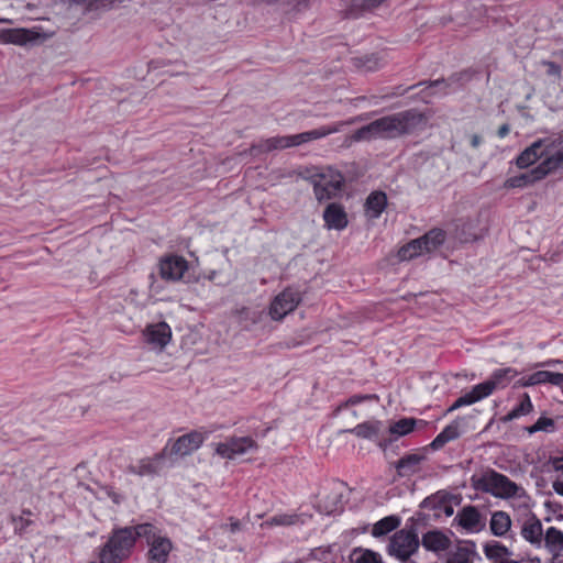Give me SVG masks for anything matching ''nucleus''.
<instances>
[{"instance_id":"45","label":"nucleus","mask_w":563,"mask_h":563,"mask_svg":"<svg viewBox=\"0 0 563 563\" xmlns=\"http://www.w3.org/2000/svg\"><path fill=\"white\" fill-rule=\"evenodd\" d=\"M509 131H510L509 124H503L498 129L497 134H498L499 137H505L506 135H508Z\"/></svg>"},{"instance_id":"15","label":"nucleus","mask_w":563,"mask_h":563,"mask_svg":"<svg viewBox=\"0 0 563 563\" xmlns=\"http://www.w3.org/2000/svg\"><path fill=\"white\" fill-rule=\"evenodd\" d=\"M558 140H563V137H558L554 140H538L532 143L529 147H527L517 158V165L520 168H527L531 164H533L539 157L545 158L547 146Z\"/></svg>"},{"instance_id":"25","label":"nucleus","mask_w":563,"mask_h":563,"mask_svg":"<svg viewBox=\"0 0 563 563\" xmlns=\"http://www.w3.org/2000/svg\"><path fill=\"white\" fill-rule=\"evenodd\" d=\"M461 422L459 419L448 424L431 442L433 450L443 448L446 443L457 439L461 435Z\"/></svg>"},{"instance_id":"38","label":"nucleus","mask_w":563,"mask_h":563,"mask_svg":"<svg viewBox=\"0 0 563 563\" xmlns=\"http://www.w3.org/2000/svg\"><path fill=\"white\" fill-rule=\"evenodd\" d=\"M417 421L412 418H404L393 423L389 428L390 433L396 434L398 437H404L409 434L416 426Z\"/></svg>"},{"instance_id":"8","label":"nucleus","mask_w":563,"mask_h":563,"mask_svg":"<svg viewBox=\"0 0 563 563\" xmlns=\"http://www.w3.org/2000/svg\"><path fill=\"white\" fill-rule=\"evenodd\" d=\"M452 526L464 533L474 534L484 530L486 519L475 506H465L455 515Z\"/></svg>"},{"instance_id":"32","label":"nucleus","mask_w":563,"mask_h":563,"mask_svg":"<svg viewBox=\"0 0 563 563\" xmlns=\"http://www.w3.org/2000/svg\"><path fill=\"white\" fill-rule=\"evenodd\" d=\"M424 251L421 239H416L400 247L398 251V258L400 261H409L416 256L421 255Z\"/></svg>"},{"instance_id":"47","label":"nucleus","mask_w":563,"mask_h":563,"mask_svg":"<svg viewBox=\"0 0 563 563\" xmlns=\"http://www.w3.org/2000/svg\"><path fill=\"white\" fill-rule=\"evenodd\" d=\"M481 142H482V139H481V136H479V135H477V134H473V135L471 136V145H472L473 147H478V146H479V144H481Z\"/></svg>"},{"instance_id":"54","label":"nucleus","mask_w":563,"mask_h":563,"mask_svg":"<svg viewBox=\"0 0 563 563\" xmlns=\"http://www.w3.org/2000/svg\"><path fill=\"white\" fill-rule=\"evenodd\" d=\"M560 361L558 360H553V361H550L548 364H554V363H559Z\"/></svg>"},{"instance_id":"49","label":"nucleus","mask_w":563,"mask_h":563,"mask_svg":"<svg viewBox=\"0 0 563 563\" xmlns=\"http://www.w3.org/2000/svg\"><path fill=\"white\" fill-rule=\"evenodd\" d=\"M461 406H459V400L456 399L446 410V412H453L454 410L460 409Z\"/></svg>"},{"instance_id":"20","label":"nucleus","mask_w":563,"mask_h":563,"mask_svg":"<svg viewBox=\"0 0 563 563\" xmlns=\"http://www.w3.org/2000/svg\"><path fill=\"white\" fill-rule=\"evenodd\" d=\"M323 220L329 230H343L346 228L347 214L344 208L335 202L329 203L323 211Z\"/></svg>"},{"instance_id":"4","label":"nucleus","mask_w":563,"mask_h":563,"mask_svg":"<svg viewBox=\"0 0 563 563\" xmlns=\"http://www.w3.org/2000/svg\"><path fill=\"white\" fill-rule=\"evenodd\" d=\"M136 537L135 527L114 530L100 551V563H119L128 558Z\"/></svg>"},{"instance_id":"30","label":"nucleus","mask_w":563,"mask_h":563,"mask_svg":"<svg viewBox=\"0 0 563 563\" xmlns=\"http://www.w3.org/2000/svg\"><path fill=\"white\" fill-rule=\"evenodd\" d=\"M349 563H384L382 555L364 548H355L349 556Z\"/></svg>"},{"instance_id":"21","label":"nucleus","mask_w":563,"mask_h":563,"mask_svg":"<svg viewBox=\"0 0 563 563\" xmlns=\"http://www.w3.org/2000/svg\"><path fill=\"white\" fill-rule=\"evenodd\" d=\"M40 37V34L29 29H4L0 30V43L24 45Z\"/></svg>"},{"instance_id":"28","label":"nucleus","mask_w":563,"mask_h":563,"mask_svg":"<svg viewBox=\"0 0 563 563\" xmlns=\"http://www.w3.org/2000/svg\"><path fill=\"white\" fill-rule=\"evenodd\" d=\"M421 456L417 454L407 455L397 463V473L401 477H408L419 472Z\"/></svg>"},{"instance_id":"9","label":"nucleus","mask_w":563,"mask_h":563,"mask_svg":"<svg viewBox=\"0 0 563 563\" xmlns=\"http://www.w3.org/2000/svg\"><path fill=\"white\" fill-rule=\"evenodd\" d=\"M257 450L255 440L251 437H234L218 443L216 452L223 459H234Z\"/></svg>"},{"instance_id":"52","label":"nucleus","mask_w":563,"mask_h":563,"mask_svg":"<svg viewBox=\"0 0 563 563\" xmlns=\"http://www.w3.org/2000/svg\"><path fill=\"white\" fill-rule=\"evenodd\" d=\"M361 399H362L361 397H353V398H351V402L352 404H357V402L361 401Z\"/></svg>"},{"instance_id":"46","label":"nucleus","mask_w":563,"mask_h":563,"mask_svg":"<svg viewBox=\"0 0 563 563\" xmlns=\"http://www.w3.org/2000/svg\"><path fill=\"white\" fill-rule=\"evenodd\" d=\"M552 486L556 494L563 496V481H555Z\"/></svg>"},{"instance_id":"12","label":"nucleus","mask_w":563,"mask_h":563,"mask_svg":"<svg viewBox=\"0 0 563 563\" xmlns=\"http://www.w3.org/2000/svg\"><path fill=\"white\" fill-rule=\"evenodd\" d=\"M205 439L203 433L199 431L189 432L174 441L170 448L167 444V453L177 456L189 455L201 446Z\"/></svg>"},{"instance_id":"14","label":"nucleus","mask_w":563,"mask_h":563,"mask_svg":"<svg viewBox=\"0 0 563 563\" xmlns=\"http://www.w3.org/2000/svg\"><path fill=\"white\" fill-rule=\"evenodd\" d=\"M300 301L299 294L291 290L286 289L275 297L274 301L271 305V316L272 317H286L288 313L292 312L294 309Z\"/></svg>"},{"instance_id":"10","label":"nucleus","mask_w":563,"mask_h":563,"mask_svg":"<svg viewBox=\"0 0 563 563\" xmlns=\"http://www.w3.org/2000/svg\"><path fill=\"white\" fill-rule=\"evenodd\" d=\"M166 455L167 446L152 457H143L131 462L126 467V473L140 477H154L162 471Z\"/></svg>"},{"instance_id":"35","label":"nucleus","mask_w":563,"mask_h":563,"mask_svg":"<svg viewBox=\"0 0 563 563\" xmlns=\"http://www.w3.org/2000/svg\"><path fill=\"white\" fill-rule=\"evenodd\" d=\"M533 410V405L528 394H523L518 406H516L506 417V420L518 419L529 415Z\"/></svg>"},{"instance_id":"27","label":"nucleus","mask_w":563,"mask_h":563,"mask_svg":"<svg viewBox=\"0 0 563 563\" xmlns=\"http://www.w3.org/2000/svg\"><path fill=\"white\" fill-rule=\"evenodd\" d=\"M545 383H550L554 386L560 385L562 383V374L550 371H538L525 378L522 385L533 386Z\"/></svg>"},{"instance_id":"44","label":"nucleus","mask_w":563,"mask_h":563,"mask_svg":"<svg viewBox=\"0 0 563 563\" xmlns=\"http://www.w3.org/2000/svg\"><path fill=\"white\" fill-rule=\"evenodd\" d=\"M78 3L87 4L88 7L100 8L106 5L109 0H76Z\"/></svg>"},{"instance_id":"37","label":"nucleus","mask_w":563,"mask_h":563,"mask_svg":"<svg viewBox=\"0 0 563 563\" xmlns=\"http://www.w3.org/2000/svg\"><path fill=\"white\" fill-rule=\"evenodd\" d=\"M379 428V422H366L357 424L352 432L360 438L374 439L378 435Z\"/></svg>"},{"instance_id":"40","label":"nucleus","mask_w":563,"mask_h":563,"mask_svg":"<svg viewBox=\"0 0 563 563\" xmlns=\"http://www.w3.org/2000/svg\"><path fill=\"white\" fill-rule=\"evenodd\" d=\"M553 427V420L547 417H540L534 424L528 428L529 433L539 431H549Z\"/></svg>"},{"instance_id":"41","label":"nucleus","mask_w":563,"mask_h":563,"mask_svg":"<svg viewBox=\"0 0 563 563\" xmlns=\"http://www.w3.org/2000/svg\"><path fill=\"white\" fill-rule=\"evenodd\" d=\"M544 466L548 472L553 471L563 473V452L558 455L551 456Z\"/></svg>"},{"instance_id":"43","label":"nucleus","mask_w":563,"mask_h":563,"mask_svg":"<svg viewBox=\"0 0 563 563\" xmlns=\"http://www.w3.org/2000/svg\"><path fill=\"white\" fill-rule=\"evenodd\" d=\"M542 66L545 67V73L550 77L559 78L561 75V67L553 62L543 60Z\"/></svg>"},{"instance_id":"13","label":"nucleus","mask_w":563,"mask_h":563,"mask_svg":"<svg viewBox=\"0 0 563 563\" xmlns=\"http://www.w3.org/2000/svg\"><path fill=\"white\" fill-rule=\"evenodd\" d=\"M351 123H353V120H351V121H340V122H336V123H334L332 125L320 126V128L311 130V131H307V132H302V133H299V134L290 135L291 146L292 147L299 146L301 144H305V143H308V142H311V141H314V140H319V139L325 137V136H328L330 134L340 132V131H342V129L344 126H346V125H349Z\"/></svg>"},{"instance_id":"11","label":"nucleus","mask_w":563,"mask_h":563,"mask_svg":"<svg viewBox=\"0 0 563 563\" xmlns=\"http://www.w3.org/2000/svg\"><path fill=\"white\" fill-rule=\"evenodd\" d=\"M145 342L155 350H163L172 340V329L164 320L147 324L143 331Z\"/></svg>"},{"instance_id":"2","label":"nucleus","mask_w":563,"mask_h":563,"mask_svg":"<svg viewBox=\"0 0 563 563\" xmlns=\"http://www.w3.org/2000/svg\"><path fill=\"white\" fill-rule=\"evenodd\" d=\"M471 484L476 490L490 494L496 498L515 499L523 506H527L530 500L529 495L522 486L517 485L506 475L494 470L473 474Z\"/></svg>"},{"instance_id":"26","label":"nucleus","mask_w":563,"mask_h":563,"mask_svg":"<svg viewBox=\"0 0 563 563\" xmlns=\"http://www.w3.org/2000/svg\"><path fill=\"white\" fill-rule=\"evenodd\" d=\"M490 531L496 537H504L510 530L511 519L506 511H495L489 521Z\"/></svg>"},{"instance_id":"22","label":"nucleus","mask_w":563,"mask_h":563,"mask_svg":"<svg viewBox=\"0 0 563 563\" xmlns=\"http://www.w3.org/2000/svg\"><path fill=\"white\" fill-rule=\"evenodd\" d=\"M289 147H292L290 135H284L262 140L257 144H253L249 151L251 155H258L262 153H269Z\"/></svg>"},{"instance_id":"16","label":"nucleus","mask_w":563,"mask_h":563,"mask_svg":"<svg viewBox=\"0 0 563 563\" xmlns=\"http://www.w3.org/2000/svg\"><path fill=\"white\" fill-rule=\"evenodd\" d=\"M543 533L542 523L536 516H529L522 521L520 534L536 549H542Z\"/></svg>"},{"instance_id":"33","label":"nucleus","mask_w":563,"mask_h":563,"mask_svg":"<svg viewBox=\"0 0 563 563\" xmlns=\"http://www.w3.org/2000/svg\"><path fill=\"white\" fill-rule=\"evenodd\" d=\"M426 252L435 250L445 240V233L441 229L430 230L427 234L420 238Z\"/></svg>"},{"instance_id":"34","label":"nucleus","mask_w":563,"mask_h":563,"mask_svg":"<svg viewBox=\"0 0 563 563\" xmlns=\"http://www.w3.org/2000/svg\"><path fill=\"white\" fill-rule=\"evenodd\" d=\"M484 389L485 388H483L481 384L475 385L468 393L457 398L459 406H461V408L465 406H471L475 402H478L487 398L488 396L486 395Z\"/></svg>"},{"instance_id":"19","label":"nucleus","mask_w":563,"mask_h":563,"mask_svg":"<svg viewBox=\"0 0 563 563\" xmlns=\"http://www.w3.org/2000/svg\"><path fill=\"white\" fill-rule=\"evenodd\" d=\"M515 376L516 371L510 367L498 368L487 380L481 383V386L485 388L484 391L489 397L496 389L507 387Z\"/></svg>"},{"instance_id":"23","label":"nucleus","mask_w":563,"mask_h":563,"mask_svg":"<svg viewBox=\"0 0 563 563\" xmlns=\"http://www.w3.org/2000/svg\"><path fill=\"white\" fill-rule=\"evenodd\" d=\"M422 545L435 553H441L444 551H449L451 548L450 538L441 531L432 530L428 531L422 537Z\"/></svg>"},{"instance_id":"18","label":"nucleus","mask_w":563,"mask_h":563,"mask_svg":"<svg viewBox=\"0 0 563 563\" xmlns=\"http://www.w3.org/2000/svg\"><path fill=\"white\" fill-rule=\"evenodd\" d=\"M187 268L185 258L180 256H169L161 261L159 274L163 279L175 282L183 277Z\"/></svg>"},{"instance_id":"7","label":"nucleus","mask_w":563,"mask_h":563,"mask_svg":"<svg viewBox=\"0 0 563 563\" xmlns=\"http://www.w3.org/2000/svg\"><path fill=\"white\" fill-rule=\"evenodd\" d=\"M344 177L341 173L327 168L318 175V179L313 183L316 198L319 201L329 200L335 197L342 189Z\"/></svg>"},{"instance_id":"31","label":"nucleus","mask_w":563,"mask_h":563,"mask_svg":"<svg viewBox=\"0 0 563 563\" xmlns=\"http://www.w3.org/2000/svg\"><path fill=\"white\" fill-rule=\"evenodd\" d=\"M400 525V519L396 516H388L377 521L373 529L372 534L375 538L385 536L395 530Z\"/></svg>"},{"instance_id":"24","label":"nucleus","mask_w":563,"mask_h":563,"mask_svg":"<svg viewBox=\"0 0 563 563\" xmlns=\"http://www.w3.org/2000/svg\"><path fill=\"white\" fill-rule=\"evenodd\" d=\"M542 549L551 555L558 556L563 551V532L555 527H550L543 533Z\"/></svg>"},{"instance_id":"39","label":"nucleus","mask_w":563,"mask_h":563,"mask_svg":"<svg viewBox=\"0 0 563 563\" xmlns=\"http://www.w3.org/2000/svg\"><path fill=\"white\" fill-rule=\"evenodd\" d=\"M354 64L358 68H363L366 71L376 70L380 66V58L376 55L365 56L362 58H355Z\"/></svg>"},{"instance_id":"50","label":"nucleus","mask_w":563,"mask_h":563,"mask_svg":"<svg viewBox=\"0 0 563 563\" xmlns=\"http://www.w3.org/2000/svg\"><path fill=\"white\" fill-rule=\"evenodd\" d=\"M453 512H454V511H453V507H452V506H445V507H444V514H445V516L450 517V516H452V515H453Z\"/></svg>"},{"instance_id":"5","label":"nucleus","mask_w":563,"mask_h":563,"mask_svg":"<svg viewBox=\"0 0 563 563\" xmlns=\"http://www.w3.org/2000/svg\"><path fill=\"white\" fill-rule=\"evenodd\" d=\"M135 533L140 538H145L150 547L148 559L151 563H166L168 554L172 551V542L165 536H162L158 530L150 525L143 523L135 527Z\"/></svg>"},{"instance_id":"6","label":"nucleus","mask_w":563,"mask_h":563,"mask_svg":"<svg viewBox=\"0 0 563 563\" xmlns=\"http://www.w3.org/2000/svg\"><path fill=\"white\" fill-rule=\"evenodd\" d=\"M419 549V539L410 530H399L390 539L388 553L404 563H415L412 556Z\"/></svg>"},{"instance_id":"48","label":"nucleus","mask_w":563,"mask_h":563,"mask_svg":"<svg viewBox=\"0 0 563 563\" xmlns=\"http://www.w3.org/2000/svg\"><path fill=\"white\" fill-rule=\"evenodd\" d=\"M428 85H429V87H439V86L445 87L446 86L444 79H437V80H433V81H429Z\"/></svg>"},{"instance_id":"1","label":"nucleus","mask_w":563,"mask_h":563,"mask_svg":"<svg viewBox=\"0 0 563 563\" xmlns=\"http://www.w3.org/2000/svg\"><path fill=\"white\" fill-rule=\"evenodd\" d=\"M423 122V115L410 109L379 118L356 130L350 136L352 142L371 141L374 139H397L411 133Z\"/></svg>"},{"instance_id":"3","label":"nucleus","mask_w":563,"mask_h":563,"mask_svg":"<svg viewBox=\"0 0 563 563\" xmlns=\"http://www.w3.org/2000/svg\"><path fill=\"white\" fill-rule=\"evenodd\" d=\"M545 159L534 169L507 179L505 186L519 188L532 184L555 170H563V139L547 146Z\"/></svg>"},{"instance_id":"51","label":"nucleus","mask_w":563,"mask_h":563,"mask_svg":"<svg viewBox=\"0 0 563 563\" xmlns=\"http://www.w3.org/2000/svg\"><path fill=\"white\" fill-rule=\"evenodd\" d=\"M240 527V523L238 521L231 523V530L236 531Z\"/></svg>"},{"instance_id":"29","label":"nucleus","mask_w":563,"mask_h":563,"mask_svg":"<svg viewBox=\"0 0 563 563\" xmlns=\"http://www.w3.org/2000/svg\"><path fill=\"white\" fill-rule=\"evenodd\" d=\"M387 205V197L382 191L372 192L366 199V211L372 218H378Z\"/></svg>"},{"instance_id":"42","label":"nucleus","mask_w":563,"mask_h":563,"mask_svg":"<svg viewBox=\"0 0 563 563\" xmlns=\"http://www.w3.org/2000/svg\"><path fill=\"white\" fill-rule=\"evenodd\" d=\"M295 522H296V516L287 515V514L276 515L267 521V523L275 525V526H289V525H294Z\"/></svg>"},{"instance_id":"17","label":"nucleus","mask_w":563,"mask_h":563,"mask_svg":"<svg viewBox=\"0 0 563 563\" xmlns=\"http://www.w3.org/2000/svg\"><path fill=\"white\" fill-rule=\"evenodd\" d=\"M478 558L476 547L471 541H460L453 548H450L446 555V563H474Z\"/></svg>"},{"instance_id":"53","label":"nucleus","mask_w":563,"mask_h":563,"mask_svg":"<svg viewBox=\"0 0 563 563\" xmlns=\"http://www.w3.org/2000/svg\"><path fill=\"white\" fill-rule=\"evenodd\" d=\"M558 386L561 387L562 393H563V374H562V383L560 385H558Z\"/></svg>"},{"instance_id":"36","label":"nucleus","mask_w":563,"mask_h":563,"mask_svg":"<svg viewBox=\"0 0 563 563\" xmlns=\"http://www.w3.org/2000/svg\"><path fill=\"white\" fill-rule=\"evenodd\" d=\"M484 553L488 559L504 560L509 555L508 549L497 541H492L485 544Z\"/></svg>"}]
</instances>
